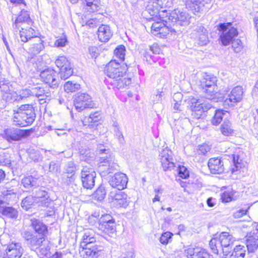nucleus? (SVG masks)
I'll return each mask as SVG.
<instances>
[{
    "label": "nucleus",
    "instance_id": "6ab92c4d",
    "mask_svg": "<svg viewBox=\"0 0 258 258\" xmlns=\"http://www.w3.org/2000/svg\"><path fill=\"white\" fill-rule=\"evenodd\" d=\"M23 252V249L19 242H12L8 244L6 249L8 258H20Z\"/></svg>",
    "mask_w": 258,
    "mask_h": 258
},
{
    "label": "nucleus",
    "instance_id": "e2e57ef3",
    "mask_svg": "<svg viewBox=\"0 0 258 258\" xmlns=\"http://www.w3.org/2000/svg\"><path fill=\"white\" fill-rule=\"evenodd\" d=\"M76 170L77 168L75 164L73 162H70L68 163L67 167L66 169V172L64 173L70 174L73 173L75 174Z\"/></svg>",
    "mask_w": 258,
    "mask_h": 258
},
{
    "label": "nucleus",
    "instance_id": "0eeeda50",
    "mask_svg": "<svg viewBox=\"0 0 258 258\" xmlns=\"http://www.w3.org/2000/svg\"><path fill=\"white\" fill-rule=\"evenodd\" d=\"M75 109L80 112L85 109L92 108L94 106L91 97L86 93H78L75 95L74 99Z\"/></svg>",
    "mask_w": 258,
    "mask_h": 258
},
{
    "label": "nucleus",
    "instance_id": "c03bdc74",
    "mask_svg": "<svg viewBox=\"0 0 258 258\" xmlns=\"http://www.w3.org/2000/svg\"><path fill=\"white\" fill-rule=\"evenodd\" d=\"M3 99L7 102H13L19 101L18 95L16 92L13 91H8L4 92L2 95Z\"/></svg>",
    "mask_w": 258,
    "mask_h": 258
},
{
    "label": "nucleus",
    "instance_id": "5701e85b",
    "mask_svg": "<svg viewBox=\"0 0 258 258\" xmlns=\"http://www.w3.org/2000/svg\"><path fill=\"white\" fill-rule=\"evenodd\" d=\"M246 247L248 252H253L258 248V231H253L247 236Z\"/></svg>",
    "mask_w": 258,
    "mask_h": 258
},
{
    "label": "nucleus",
    "instance_id": "4468645a",
    "mask_svg": "<svg viewBox=\"0 0 258 258\" xmlns=\"http://www.w3.org/2000/svg\"><path fill=\"white\" fill-rule=\"evenodd\" d=\"M118 165L113 162V158L111 156H102L100 158L98 168L99 171L104 173L109 174L116 169Z\"/></svg>",
    "mask_w": 258,
    "mask_h": 258
},
{
    "label": "nucleus",
    "instance_id": "c9c22d12",
    "mask_svg": "<svg viewBox=\"0 0 258 258\" xmlns=\"http://www.w3.org/2000/svg\"><path fill=\"white\" fill-rule=\"evenodd\" d=\"M86 10L90 13L97 11L100 5V0H86Z\"/></svg>",
    "mask_w": 258,
    "mask_h": 258
},
{
    "label": "nucleus",
    "instance_id": "b1692460",
    "mask_svg": "<svg viewBox=\"0 0 258 258\" xmlns=\"http://www.w3.org/2000/svg\"><path fill=\"white\" fill-rule=\"evenodd\" d=\"M232 161L234 167L232 168L231 171L234 173L239 170L245 166V162L243 160V153L241 151L232 155Z\"/></svg>",
    "mask_w": 258,
    "mask_h": 258
},
{
    "label": "nucleus",
    "instance_id": "c756f323",
    "mask_svg": "<svg viewBox=\"0 0 258 258\" xmlns=\"http://www.w3.org/2000/svg\"><path fill=\"white\" fill-rule=\"evenodd\" d=\"M217 79L213 75L208 73H204L200 81L201 86L202 88H205L209 85H216Z\"/></svg>",
    "mask_w": 258,
    "mask_h": 258
},
{
    "label": "nucleus",
    "instance_id": "423d86ee",
    "mask_svg": "<svg viewBox=\"0 0 258 258\" xmlns=\"http://www.w3.org/2000/svg\"><path fill=\"white\" fill-rule=\"evenodd\" d=\"M191 17L188 13L179 9H175L169 14L167 18L169 22H171L172 26L179 29V26L188 25L190 23Z\"/></svg>",
    "mask_w": 258,
    "mask_h": 258
},
{
    "label": "nucleus",
    "instance_id": "49530a36",
    "mask_svg": "<svg viewBox=\"0 0 258 258\" xmlns=\"http://www.w3.org/2000/svg\"><path fill=\"white\" fill-rule=\"evenodd\" d=\"M34 203H36L34 198L33 196H28L22 200L21 206L24 209L28 210L31 208Z\"/></svg>",
    "mask_w": 258,
    "mask_h": 258
},
{
    "label": "nucleus",
    "instance_id": "a19ab883",
    "mask_svg": "<svg viewBox=\"0 0 258 258\" xmlns=\"http://www.w3.org/2000/svg\"><path fill=\"white\" fill-rule=\"evenodd\" d=\"M63 89L67 93L74 92L80 89V85L76 82L68 81L64 84Z\"/></svg>",
    "mask_w": 258,
    "mask_h": 258
},
{
    "label": "nucleus",
    "instance_id": "c85d7f7f",
    "mask_svg": "<svg viewBox=\"0 0 258 258\" xmlns=\"http://www.w3.org/2000/svg\"><path fill=\"white\" fill-rule=\"evenodd\" d=\"M197 39L199 41V44L204 45L209 41L207 31L203 26H199L197 32Z\"/></svg>",
    "mask_w": 258,
    "mask_h": 258
},
{
    "label": "nucleus",
    "instance_id": "9d476101",
    "mask_svg": "<svg viewBox=\"0 0 258 258\" xmlns=\"http://www.w3.org/2000/svg\"><path fill=\"white\" fill-rule=\"evenodd\" d=\"M96 172L93 168L83 167L81 171V179L83 186L87 189H91L95 185Z\"/></svg>",
    "mask_w": 258,
    "mask_h": 258
},
{
    "label": "nucleus",
    "instance_id": "7ed1b4c3",
    "mask_svg": "<svg viewBox=\"0 0 258 258\" xmlns=\"http://www.w3.org/2000/svg\"><path fill=\"white\" fill-rule=\"evenodd\" d=\"M96 241L95 233L92 230H87L85 231L81 242L80 247L82 248L83 251L87 256L92 257H97L99 255V252L103 250L102 246L91 245Z\"/></svg>",
    "mask_w": 258,
    "mask_h": 258
},
{
    "label": "nucleus",
    "instance_id": "20e7f679",
    "mask_svg": "<svg viewBox=\"0 0 258 258\" xmlns=\"http://www.w3.org/2000/svg\"><path fill=\"white\" fill-rule=\"evenodd\" d=\"M35 113L31 105L25 104L20 107V110L14 114L13 122L16 125L26 126L31 124L35 119Z\"/></svg>",
    "mask_w": 258,
    "mask_h": 258
},
{
    "label": "nucleus",
    "instance_id": "680f3d73",
    "mask_svg": "<svg viewBox=\"0 0 258 258\" xmlns=\"http://www.w3.org/2000/svg\"><path fill=\"white\" fill-rule=\"evenodd\" d=\"M169 15H168V13L166 10H160L159 11V13L157 14V17H155L156 20H158L162 22V19H168ZM168 21V20H167Z\"/></svg>",
    "mask_w": 258,
    "mask_h": 258
},
{
    "label": "nucleus",
    "instance_id": "f3484780",
    "mask_svg": "<svg viewBox=\"0 0 258 258\" xmlns=\"http://www.w3.org/2000/svg\"><path fill=\"white\" fill-rule=\"evenodd\" d=\"M25 136V131L14 128H7L2 134V136L9 142L19 141Z\"/></svg>",
    "mask_w": 258,
    "mask_h": 258
},
{
    "label": "nucleus",
    "instance_id": "a878e982",
    "mask_svg": "<svg viewBox=\"0 0 258 258\" xmlns=\"http://www.w3.org/2000/svg\"><path fill=\"white\" fill-rule=\"evenodd\" d=\"M31 226L38 235L46 236L47 232V227L39 220L32 219L31 220Z\"/></svg>",
    "mask_w": 258,
    "mask_h": 258
},
{
    "label": "nucleus",
    "instance_id": "de8ad7c7",
    "mask_svg": "<svg viewBox=\"0 0 258 258\" xmlns=\"http://www.w3.org/2000/svg\"><path fill=\"white\" fill-rule=\"evenodd\" d=\"M146 11L151 16L156 17H157V14L159 13V10L158 8L155 7V6H154L153 1L151 0L149 2V4L146 7Z\"/></svg>",
    "mask_w": 258,
    "mask_h": 258
},
{
    "label": "nucleus",
    "instance_id": "72a5a7b5",
    "mask_svg": "<svg viewBox=\"0 0 258 258\" xmlns=\"http://www.w3.org/2000/svg\"><path fill=\"white\" fill-rule=\"evenodd\" d=\"M202 250V248L198 247H188L184 249V253L187 258H198Z\"/></svg>",
    "mask_w": 258,
    "mask_h": 258
},
{
    "label": "nucleus",
    "instance_id": "4c0bfd02",
    "mask_svg": "<svg viewBox=\"0 0 258 258\" xmlns=\"http://www.w3.org/2000/svg\"><path fill=\"white\" fill-rule=\"evenodd\" d=\"M236 191L232 189H229L226 191H225L221 195V200L223 202L228 203L235 200L236 199V196L235 195L236 194Z\"/></svg>",
    "mask_w": 258,
    "mask_h": 258
},
{
    "label": "nucleus",
    "instance_id": "09e8293b",
    "mask_svg": "<svg viewBox=\"0 0 258 258\" xmlns=\"http://www.w3.org/2000/svg\"><path fill=\"white\" fill-rule=\"evenodd\" d=\"M125 48L123 45H120L114 50L115 56L121 61L124 59Z\"/></svg>",
    "mask_w": 258,
    "mask_h": 258
},
{
    "label": "nucleus",
    "instance_id": "2eb2a0df",
    "mask_svg": "<svg viewBox=\"0 0 258 258\" xmlns=\"http://www.w3.org/2000/svg\"><path fill=\"white\" fill-rule=\"evenodd\" d=\"M109 198L112 202L120 207H126L129 203V198L127 195L121 190L118 191H111L109 194Z\"/></svg>",
    "mask_w": 258,
    "mask_h": 258
},
{
    "label": "nucleus",
    "instance_id": "864d4df0",
    "mask_svg": "<svg viewBox=\"0 0 258 258\" xmlns=\"http://www.w3.org/2000/svg\"><path fill=\"white\" fill-rule=\"evenodd\" d=\"M105 195V189L103 187H99L95 191L93 196L95 199L101 201L104 199Z\"/></svg>",
    "mask_w": 258,
    "mask_h": 258
},
{
    "label": "nucleus",
    "instance_id": "f257e3e1",
    "mask_svg": "<svg viewBox=\"0 0 258 258\" xmlns=\"http://www.w3.org/2000/svg\"><path fill=\"white\" fill-rule=\"evenodd\" d=\"M127 70L126 64H120L115 60H111L105 67L104 73L110 79V83L119 89L129 85L131 79L124 77Z\"/></svg>",
    "mask_w": 258,
    "mask_h": 258
},
{
    "label": "nucleus",
    "instance_id": "7c9ffc66",
    "mask_svg": "<svg viewBox=\"0 0 258 258\" xmlns=\"http://www.w3.org/2000/svg\"><path fill=\"white\" fill-rule=\"evenodd\" d=\"M25 23L30 25L32 22L30 20L28 12L25 11H22L21 14L16 20L15 24L13 25V27L14 28H17L19 26V24L21 23L22 25H23Z\"/></svg>",
    "mask_w": 258,
    "mask_h": 258
},
{
    "label": "nucleus",
    "instance_id": "412c9836",
    "mask_svg": "<svg viewBox=\"0 0 258 258\" xmlns=\"http://www.w3.org/2000/svg\"><path fill=\"white\" fill-rule=\"evenodd\" d=\"M208 165L211 172L213 174H220L224 171V164L220 158H212L210 159Z\"/></svg>",
    "mask_w": 258,
    "mask_h": 258
},
{
    "label": "nucleus",
    "instance_id": "3c124183",
    "mask_svg": "<svg viewBox=\"0 0 258 258\" xmlns=\"http://www.w3.org/2000/svg\"><path fill=\"white\" fill-rule=\"evenodd\" d=\"M172 236L173 234L170 232H165L161 235L160 241L162 244L166 245L171 241Z\"/></svg>",
    "mask_w": 258,
    "mask_h": 258
},
{
    "label": "nucleus",
    "instance_id": "f03ea898",
    "mask_svg": "<svg viewBox=\"0 0 258 258\" xmlns=\"http://www.w3.org/2000/svg\"><path fill=\"white\" fill-rule=\"evenodd\" d=\"M207 94L208 100L204 101L203 99H193L191 108L192 115L197 118H199L203 113L210 109L212 105L209 102L210 100L214 98V96L218 91L217 85H211L203 88Z\"/></svg>",
    "mask_w": 258,
    "mask_h": 258
},
{
    "label": "nucleus",
    "instance_id": "69168bd1",
    "mask_svg": "<svg viewBox=\"0 0 258 258\" xmlns=\"http://www.w3.org/2000/svg\"><path fill=\"white\" fill-rule=\"evenodd\" d=\"M67 42V38L65 37L56 39L54 42V45L56 47H64Z\"/></svg>",
    "mask_w": 258,
    "mask_h": 258
},
{
    "label": "nucleus",
    "instance_id": "37998d69",
    "mask_svg": "<svg viewBox=\"0 0 258 258\" xmlns=\"http://www.w3.org/2000/svg\"><path fill=\"white\" fill-rule=\"evenodd\" d=\"M227 112L223 110H216L214 116L212 119L211 122L213 125H217L221 122L223 116Z\"/></svg>",
    "mask_w": 258,
    "mask_h": 258
},
{
    "label": "nucleus",
    "instance_id": "f8f14e48",
    "mask_svg": "<svg viewBox=\"0 0 258 258\" xmlns=\"http://www.w3.org/2000/svg\"><path fill=\"white\" fill-rule=\"evenodd\" d=\"M220 243L222 246V251L226 255L230 254L235 238L228 232H223L220 234Z\"/></svg>",
    "mask_w": 258,
    "mask_h": 258
},
{
    "label": "nucleus",
    "instance_id": "e433bc0d",
    "mask_svg": "<svg viewBox=\"0 0 258 258\" xmlns=\"http://www.w3.org/2000/svg\"><path fill=\"white\" fill-rule=\"evenodd\" d=\"M32 96H36L40 98V100H43L46 99V97L49 96V93L39 86L32 88Z\"/></svg>",
    "mask_w": 258,
    "mask_h": 258
},
{
    "label": "nucleus",
    "instance_id": "6e6552de",
    "mask_svg": "<svg viewBox=\"0 0 258 258\" xmlns=\"http://www.w3.org/2000/svg\"><path fill=\"white\" fill-rule=\"evenodd\" d=\"M55 63L59 69L60 77L61 79L66 80L72 75L73 72L71 64L65 56H58Z\"/></svg>",
    "mask_w": 258,
    "mask_h": 258
},
{
    "label": "nucleus",
    "instance_id": "2f4dec72",
    "mask_svg": "<svg viewBox=\"0 0 258 258\" xmlns=\"http://www.w3.org/2000/svg\"><path fill=\"white\" fill-rule=\"evenodd\" d=\"M44 48V41L39 37H36L34 43L31 46L29 50L31 53L36 55L42 51Z\"/></svg>",
    "mask_w": 258,
    "mask_h": 258
},
{
    "label": "nucleus",
    "instance_id": "bb28decb",
    "mask_svg": "<svg viewBox=\"0 0 258 258\" xmlns=\"http://www.w3.org/2000/svg\"><path fill=\"white\" fill-rule=\"evenodd\" d=\"M47 241L46 236L36 235L30 242L27 243V245L31 250L36 251L37 249L41 246L42 244H45Z\"/></svg>",
    "mask_w": 258,
    "mask_h": 258
},
{
    "label": "nucleus",
    "instance_id": "cd10ccee",
    "mask_svg": "<svg viewBox=\"0 0 258 258\" xmlns=\"http://www.w3.org/2000/svg\"><path fill=\"white\" fill-rule=\"evenodd\" d=\"M19 35L21 40L23 42H26L29 40L34 37L35 31L31 27L25 28L23 27L20 31Z\"/></svg>",
    "mask_w": 258,
    "mask_h": 258
},
{
    "label": "nucleus",
    "instance_id": "f704fd0d",
    "mask_svg": "<svg viewBox=\"0 0 258 258\" xmlns=\"http://www.w3.org/2000/svg\"><path fill=\"white\" fill-rule=\"evenodd\" d=\"M22 184L26 188H30L33 186H38L37 179L32 176H28L24 177L21 181Z\"/></svg>",
    "mask_w": 258,
    "mask_h": 258
},
{
    "label": "nucleus",
    "instance_id": "a211bd4d",
    "mask_svg": "<svg viewBox=\"0 0 258 258\" xmlns=\"http://www.w3.org/2000/svg\"><path fill=\"white\" fill-rule=\"evenodd\" d=\"M185 6L195 14L205 12L208 9L203 0H185Z\"/></svg>",
    "mask_w": 258,
    "mask_h": 258
},
{
    "label": "nucleus",
    "instance_id": "dca6fc26",
    "mask_svg": "<svg viewBox=\"0 0 258 258\" xmlns=\"http://www.w3.org/2000/svg\"><path fill=\"white\" fill-rule=\"evenodd\" d=\"M128 181L126 175L123 173H116L109 179V183L113 188L122 190L126 187Z\"/></svg>",
    "mask_w": 258,
    "mask_h": 258
},
{
    "label": "nucleus",
    "instance_id": "338daca9",
    "mask_svg": "<svg viewBox=\"0 0 258 258\" xmlns=\"http://www.w3.org/2000/svg\"><path fill=\"white\" fill-rule=\"evenodd\" d=\"M114 132L119 142L120 143H123L124 142V137L120 128H116V129H114Z\"/></svg>",
    "mask_w": 258,
    "mask_h": 258
},
{
    "label": "nucleus",
    "instance_id": "bf43d9fd",
    "mask_svg": "<svg viewBox=\"0 0 258 258\" xmlns=\"http://www.w3.org/2000/svg\"><path fill=\"white\" fill-rule=\"evenodd\" d=\"M32 96V88L31 89H23L20 94L18 95L19 101L24 98L29 97Z\"/></svg>",
    "mask_w": 258,
    "mask_h": 258
},
{
    "label": "nucleus",
    "instance_id": "473e14b6",
    "mask_svg": "<svg viewBox=\"0 0 258 258\" xmlns=\"http://www.w3.org/2000/svg\"><path fill=\"white\" fill-rule=\"evenodd\" d=\"M98 228L99 230L110 235L114 234L116 231L115 222H110L103 225H98Z\"/></svg>",
    "mask_w": 258,
    "mask_h": 258
},
{
    "label": "nucleus",
    "instance_id": "a18cd8bd",
    "mask_svg": "<svg viewBox=\"0 0 258 258\" xmlns=\"http://www.w3.org/2000/svg\"><path fill=\"white\" fill-rule=\"evenodd\" d=\"M246 248L244 245H236L233 249L232 253L237 258H244L245 255Z\"/></svg>",
    "mask_w": 258,
    "mask_h": 258
},
{
    "label": "nucleus",
    "instance_id": "13d9d810",
    "mask_svg": "<svg viewBox=\"0 0 258 258\" xmlns=\"http://www.w3.org/2000/svg\"><path fill=\"white\" fill-rule=\"evenodd\" d=\"M178 174L183 179H186L189 177V173L186 167L184 166H179L178 168Z\"/></svg>",
    "mask_w": 258,
    "mask_h": 258
},
{
    "label": "nucleus",
    "instance_id": "aec40b11",
    "mask_svg": "<svg viewBox=\"0 0 258 258\" xmlns=\"http://www.w3.org/2000/svg\"><path fill=\"white\" fill-rule=\"evenodd\" d=\"M33 194V197L34 198L36 203H38L39 206L45 207L49 206L51 200L46 191L39 188L36 189Z\"/></svg>",
    "mask_w": 258,
    "mask_h": 258
},
{
    "label": "nucleus",
    "instance_id": "393cba45",
    "mask_svg": "<svg viewBox=\"0 0 258 258\" xmlns=\"http://www.w3.org/2000/svg\"><path fill=\"white\" fill-rule=\"evenodd\" d=\"M112 36L110 27L107 25H101L98 29V37L101 42H107Z\"/></svg>",
    "mask_w": 258,
    "mask_h": 258
},
{
    "label": "nucleus",
    "instance_id": "774afa93",
    "mask_svg": "<svg viewBox=\"0 0 258 258\" xmlns=\"http://www.w3.org/2000/svg\"><path fill=\"white\" fill-rule=\"evenodd\" d=\"M35 235L32 232L27 231H25L23 234V237L27 241V243L30 242Z\"/></svg>",
    "mask_w": 258,
    "mask_h": 258
},
{
    "label": "nucleus",
    "instance_id": "9b49d317",
    "mask_svg": "<svg viewBox=\"0 0 258 258\" xmlns=\"http://www.w3.org/2000/svg\"><path fill=\"white\" fill-rule=\"evenodd\" d=\"M160 162L164 171L171 170L175 167L172 152L165 148L159 154Z\"/></svg>",
    "mask_w": 258,
    "mask_h": 258
},
{
    "label": "nucleus",
    "instance_id": "ddd939ff",
    "mask_svg": "<svg viewBox=\"0 0 258 258\" xmlns=\"http://www.w3.org/2000/svg\"><path fill=\"white\" fill-rule=\"evenodd\" d=\"M41 79L44 83L48 84L50 87L56 88L58 86L57 74L53 70L47 69L40 73Z\"/></svg>",
    "mask_w": 258,
    "mask_h": 258
},
{
    "label": "nucleus",
    "instance_id": "6e6d98bb",
    "mask_svg": "<svg viewBox=\"0 0 258 258\" xmlns=\"http://www.w3.org/2000/svg\"><path fill=\"white\" fill-rule=\"evenodd\" d=\"M100 113L99 112L91 113L89 117H86L84 120L89 122H96L100 119Z\"/></svg>",
    "mask_w": 258,
    "mask_h": 258
},
{
    "label": "nucleus",
    "instance_id": "5fc2aeb1",
    "mask_svg": "<svg viewBox=\"0 0 258 258\" xmlns=\"http://www.w3.org/2000/svg\"><path fill=\"white\" fill-rule=\"evenodd\" d=\"M232 43V48L234 52L236 53L240 52L243 49V44L241 40L239 39H233L231 42Z\"/></svg>",
    "mask_w": 258,
    "mask_h": 258
},
{
    "label": "nucleus",
    "instance_id": "4d7b16f0",
    "mask_svg": "<svg viewBox=\"0 0 258 258\" xmlns=\"http://www.w3.org/2000/svg\"><path fill=\"white\" fill-rule=\"evenodd\" d=\"M163 23L162 21L161 22L157 20L156 22L153 23L151 26V32L154 35H156V33L159 32L160 29L162 28V26H163Z\"/></svg>",
    "mask_w": 258,
    "mask_h": 258
},
{
    "label": "nucleus",
    "instance_id": "ea45409f",
    "mask_svg": "<svg viewBox=\"0 0 258 258\" xmlns=\"http://www.w3.org/2000/svg\"><path fill=\"white\" fill-rule=\"evenodd\" d=\"M221 132L225 136L232 135L234 133V130L229 120L224 121L222 123L221 126Z\"/></svg>",
    "mask_w": 258,
    "mask_h": 258
},
{
    "label": "nucleus",
    "instance_id": "1a4fd4ad",
    "mask_svg": "<svg viewBox=\"0 0 258 258\" xmlns=\"http://www.w3.org/2000/svg\"><path fill=\"white\" fill-rule=\"evenodd\" d=\"M243 94V90L241 86L235 87L228 95V98L223 102V106L226 108L234 106L242 100Z\"/></svg>",
    "mask_w": 258,
    "mask_h": 258
},
{
    "label": "nucleus",
    "instance_id": "052dcab7",
    "mask_svg": "<svg viewBox=\"0 0 258 258\" xmlns=\"http://www.w3.org/2000/svg\"><path fill=\"white\" fill-rule=\"evenodd\" d=\"M110 222H115V220L110 215H103L101 217L98 225L105 224L109 223Z\"/></svg>",
    "mask_w": 258,
    "mask_h": 258
},
{
    "label": "nucleus",
    "instance_id": "0e129e2a",
    "mask_svg": "<svg viewBox=\"0 0 258 258\" xmlns=\"http://www.w3.org/2000/svg\"><path fill=\"white\" fill-rule=\"evenodd\" d=\"M11 164V160L7 158L4 154L0 155V165L9 166Z\"/></svg>",
    "mask_w": 258,
    "mask_h": 258
},
{
    "label": "nucleus",
    "instance_id": "39448f33",
    "mask_svg": "<svg viewBox=\"0 0 258 258\" xmlns=\"http://www.w3.org/2000/svg\"><path fill=\"white\" fill-rule=\"evenodd\" d=\"M218 29L221 32L220 38L222 44L224 46L229 45L238 35V31L231 23H221L218 25Z\"/></svg>",
    "mask_w": 258,
    "mask_h": 258
},
{
    "label": "nucleus",
    "instance_id": "58836bf2",
    "mask_svg": "<svg viewBox=\"0 0 258 258\" xmlns=\"http://www.w3.org/2000/svg\"><path fill=\"white\" fill-rule=\"evenodd\" d=\"M220 242V235L219 237H216L212 238L210 242L209 245L212 250L213 252L216 254H218L220 250H222V246Z\"/></svg>",
    "mask_w": 258,
    "mask_h": 258
},
{
    "label": "nucleus",
    "instance_id": "603ef678",
    "mask_svg": "<svg viewBox=\"0 0 258 258\" xmlns=\"http://www.w3.org/2000/svg\"><path fill=\"white\" fill-rule=\"evenodd\" d=\"M76 179L75 174L71 173H63L62 174V180L67 184L69 185L75 181Z\"/></svg>",
    "mask_w": 258,
    "mask_h": 258
},
{
    "label": "nucleus",
    "instance_id": "8fccbe9b",
    "mask_svg": "<svg viewBox=\"0 0 258 258\" xmlns=\"http://www.w3.org/2000/svg\"><path fill=\"white\" fill-rule=\"evenodd\" d=\"M3 215L11 218H16L18 216V211L12 207H6Z\"/></svg>",
    "mask_w": 258,
    "mask_h": 258
},
{
    "label": "nucleus",
    "instance_id": "4be33fe9",
    "mask_svg": "<svg viewBox=\"0 0 258 258\" xmlns=\"http://www.w3.org/2000/svg\"><path fill=\"white\" fill-rule=\"evenodd\" d=\"M162 21L164 22L163 26L160 29V31L156 33L155 36L159 38H163L166 37L170 33H176L177 31H180V30H177V28L173 27L171 22L168 23V21H167V19H162Z\"/></svg>",
    "mask_w": 258,
    "mask_h": 258
},
{
    "label": "nucleus",
    "instance_id": "79ce46f5",
    "mask_svg": "<svg viewBox=\"0 0 258 258\" xmlns=\"http://www.w3.org/2000/svg\"><path fill=\"white\" fill-rule=\"evenodd\" d=\"M45 245L42 244V245L37 249L36 251H35L37 254L38 256L40 258H43L47 256L49 253L50 246L49 245V241L46 242Z\"/></svg>",
    "mask_w": 258,
    "mask_h": 258
}]
</instances>
